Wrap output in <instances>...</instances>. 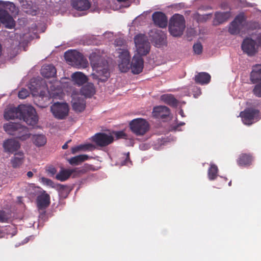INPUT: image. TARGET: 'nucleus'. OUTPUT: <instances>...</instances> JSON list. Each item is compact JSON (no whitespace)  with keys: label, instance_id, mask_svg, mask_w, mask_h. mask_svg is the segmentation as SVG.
Masks as SVG:
<instances>
[{"label":"nucleus","instance_id":"nucleus-23","mask_svg":"<svg viewBox=\"0 0 261 261\" xmlns=\"http://www.w3.org/2000/svg\"><path fill=\"white\" fill-rule=\"evenodd\" d=\"M230 17V12H217L215 14L214 23L218 25L227 21Z\"/></svg>","mask_w":261,"mask_h":261},{"label":"nucleus","instance_id":"nucleus-44","mask_svg":"<svg viewBox=\"0 0 261 261\" xmlns=\"http://www.w3.org/2000/svg\"><path fill=\"white\" fill-rule=\"evenodd\" d=\"M29 95V92L28 90L25 89H21L19 92H18V97L20 99H24L26 97H27Z\"/></svg>","mask_w":261,"mask_h":261},{"label":"nucleus","instance_id":"nucleus-2","mask_svg":"<svg viewBox=\"0 0 261 261\" xmlns=\"http://www.w3.org/2000/svg\"><path fill=\"white\" fill-rule=\"evenodd\" d=\"M89 60L91 65L95 71L94 73L91 74L92 79L97 80L98 84L106 82L110 76L108 61L96 53L90 54Z\"/></svg>","mask_w":261,"mask_h":261},{"label":"nucleus","instance_id":"nucleus-42","mask_svg":"<svg viewBox=\"0 0 261 261\" xmlns=\"http://www.w3.org/2000/svg\"><path fill=\"white\" fill-rule=\"evenodd\" d=\"M193 48L195 54L197 55H200L202 52L203 47L200 42L194 44Z\"/></svg>","mask_w":261,"mask_h":261},{"label":"nucleus","instance_id":"nucleus-6","mask_svg":"<svg viewBox=\"0 0 261 261\" xmlns=\"http://www.w3.org/2000/svg\"><path fill=\"white\" fill-rule=\"evenodd\" d=\"M132 132L136 135L141 136L145 135L149 129V124L144 119L136 118L129 123Z\"/></svg>","mask_w":261,"mask_h":261},{"label":"nucleus","instance_id":"nucleus-26","mask_svg":"<svg viewBox=\"0 0 261 261\" xmlns=\"http://www.w3.org/2000/svg\"><path fill=\"white\" fill-rule=\"evenodd\" d=\"M16 133L17 134L15 135V137L22 141L25 140L31 137V134L29 133L28 128L22 125L21 124H20Z\"/></svg>","mask_w":261,"mask_h":261},{"label":"nucleus","instance_id":"nucleus-56","mask_svg":"<svg viewBox=\"0 0 261 261\" xmlns=\"http://www.w3.org/2000/svg\"><path fill=\"white\" fill-rule=\"evenodd\" d=\"M56 171L55 168H53L52 170L50 171V172L53 173H55V172Z\"/></svg>","mask_w":261,"mask_h":261},{"label":"nucleus","instance_id":"nucleus-47","mask_svg":"<svg viewBox=\"0 0 261 261\" xmlns=\"http://www.w3.org/2000/svg\"><path fill=\"white\" fill-rule=\"evenodd\" d=\"M249 28L252 30H256L260 28V24L256 21L251 22L249 24Z\"/></svg>","mask_w":261,"mask_h":261},{"label":"nucleus","instance_id":"nucleus-33","mask_svg":"<svg viewBox=\"0 0 261 261\" xmlns=\"http://www.w3.org/2000/svg\"><path fill=\"white\" fill-rule=\"evenodd\" d=\"M23 153L19 152L15 154V156L11 160V163L13 168L19 167L23 163Z\"/></svg>","mask_w":261,"mask_h":261},{"label":"nucleus","instance_id":"nucleus-19","mask_svg":"<svg viewBox=\"0 0 261 261\" xmlns=\"http://www.w3.org/2000/svg\"><path fill=\"white\" fill-rule=\"evenodd\" d=\"M253 160L252 155L250 153H241L237 160V163L240 166H249Z\"/></svg>","mask_w":261,"mask_h":261},{"label":"nucleus","instance_id":"nucleus-46","mask_svg":"<svg viewBox=\"0 0 261 261\" xmlns=\"http://www.w3.org/2000/svg\"><path fill=\"white\" fill-rule=\"evenodd\" d=\"M42 181L45 185L47 186H49L51 187H54V182L50 179H48L46 177H42L41 178Z\"/></svg>","mask_w":261,"mask_h":261},{"label":"nucleus","instance_id":"nucleus-49","mask_svg":"<svg viewBox=\"0 0 261 261\" xmlns=\"http://www.w3.org/2000/svg\"><path fill=\"white\" fill-rule=\"evenodd\" d=\"M256 42H257L258 46L261 47V33L258 35Z\"/></svg>","mask_w":261,"mask_h":261},{"label":"nucleus","instance_id":"nucleus-17","mask_svg":"<svg viewBox=\"0 0 261 261\" xmlns=\"http://www.w3.org/2000/svg\"><path fill=\"white\" fill-rule=\"evenodd\" d=\"M152 17L155 25L162 28L167 27V17L164 13L159 11L155 12L153 13Z\"/></svg>","mask_w":261,"mask_h":261},{"label":"nucleus","instance_id":"nucleus-38","mask_svg":"<svg viewBox=\"0 0 261 261\" xmlns=\"http://www.w3.org/2000/svg\"><path fill=\"white\" fill-rule=\"evenodd\" d=\"M228 32L232 35L238 34L240 32V25L232 21L229 27Z\"/></svg>","mask_w":261,"mask_h":261},{"label":"nucleus","instance_id":"nucleus-29","mask_svg":"<svg viewBox=\"0 0 261 261\" xmlns=\"http://www.w3.org/2000/svg\"><path fill=\"white\" fill-rule=\"evenodd\" d=\"M95 92L94 85L92 83H88L84 86L81 89V93L87 97H91Z\"/></svg>","mask_w":261,"mask_h":261},{"label":"nucleus","instance_id":"nucleus-52","mask_svg":"<svg viewBox=\"0 0 261 261\" xmlns=\"http://www.w3.org/2000/svg\"><path fill=\"white\" fill-rule=\"evenodd\" d=\"M4 238V232H3V229L0 228V238Z\"/></svg>","mask_w":261,"mask_h":261},{"label":"nucleus","instance_id":"nucleus-37","mask_svg":"<svg viewBox=\"0 0 261 261\" xmlns=\"http://www.w3.org/2000/svg\"><path fill=\"white\" fill-rule=\"evenodd\" d=\"M4 238L6 235H10L11 237L15 236L17 233V229L14 225L6 226L3 230Z\"/></svg>","mask_w":261,"mask_h":261},{"label":"nucleus","instance_id":"nucleus-15","mask_svg":"<svg viewBox=\"0 0 261 261\" xmlns=\"http://www.w3.org/2000/svg\"><path fill=\"white\" fill-rule=\"evenodd\" d=\"M4 24L6 28L12 29L15 26L14 20L6 10L0 8V23Z\"/></svg>","mask_w":261,"mask_h":261},{"label":"nucleus","instance_id":"nucleus-55","mask_svg":"<svg viewBox=\"0 0 261 261\" xmlns=\"http://www.w3.org/2000/svg\"><path fill=\"white\" fill-rule=\"evenodd\" d=\"M119 2H125L127 1L128 0H117Z\"/></svg>","mask_w":261,"mask_h":261},{"label":"nucleus","instance_id":"nucleus-39","mask_svg":"<svg viewBox=\"0 0 261 261\" xmlns=\"http://www.w3.org/2000/svg\"><path fill=\"white\" fill-rule=\"evenodd\" d=\"M10 219V214L5 211L0 210V223L8 222Z\"/></svg>","mask_w":261,"mask_h":261},{"label":"nucleus","instance_id":"nucleus-43","mask_svg":"<svg viewBox=\"0 0 261 261\" xmlns=\"http://www.w3.org/2000/svg\"><path fill=\"white\" fill-rule=\"evenodd\" d=\"M253 93L256 96L261 97V82L255 86Z\"/></svg>","mask_w":261,"mask_h":261},{"label":"nucleus","instance_id":"nucleus-35","mask_svg":"<svg viewBox=\"0 0 261 261\" xmlns=\"http://www.w3.org/2000/svg\"><path fill=\"white\" fill-rule=\"evenodd\" d=\"M0 6L4 10H7L9 13H14L16 11V7L12 2L0 1Z\"/></svg>","mask_w":261,"mask_h":261},{"label":"nucleus","instance_id":"nucleus-54","mask_svg":"<svg viewBox=\"0 0 261 261\" xmlns=\"http://www.w3.org/2000/svg\"><path fill=\"white\" fill-rule=\"evenodd\" d=\"M179 114H180L181 116H182V117H184V111H183V110H180V111H179Z\"/></svg>","mask_w":261,"mask_h":261},{"label":"nucleus","instance_id":"nucleus-4","mask_svg":"<svg viewBox=\"0 0 261 261\" xmlns=\"http://www.w3.org/2000/svg\"><path fill=\"white\" fill-rule=\"evenodd\" d=\"M64 57L66 60L72 66L77 68H85L87 66V60L81 53L76 50H70L66 51Z\"/></svg>","mask_w":261,"mask_h":261},{"label":"nucleus","instance_id":"nucleus-10","mask_svg":"<svg viewBox=\"0 0 261 261\" xmlns=\"http://www.w3.org/2000/svg\"><path fill=\"white\" fill-rule=\"evenodd\" d=\"M92 141L98 146L105 147L111 144L114 141V137L104 133H99L95 134Z\"/></svg>","mask_w":261,"mask_h":261},{"label":"nucleus","instance_id":"nucleus-31","mask_svg":"<svg viewBox=\"0 0 261 261\" xmlns=\"http://www.w3.org/2000/svg\"><path fill=\"white\" fill-rule=\"evenodd\" d=\"M161 100L164 103L173 107H177L178 104V100L172 94H164L161 96Z\"/></svg>","mask_w":261,"mask_h":261},{"label":"nucleus","instance_id":"nucleus-12","mask_svg":"<svg viewBox=\"0 0 261 261\" xmlns=\"http://www.w3.org/2000/svg\"><path fill=\"white\" fill-rule=\"evenodd\" d=\"M241 47L243 51L249 56H253L257 52L256 42L251 38L245 39Z\"/></svg>","mask_w":261,"mask_h":261},{"label":"nucleus","instance_id":"nucleus-20","mask_svg":"<svg viewBox=\"0 0 261 261\" xmlns=\"http://www.w3.org/2000/svg\"><path fill=\"white\" fill-rule=\"evenodd\" d=\"M72 6L78 11H86L91 7V4L88 0H73Z\"/></svg>","mask_w":261,"mask_h":261},{"label":"nucleus","instance_id":"nucleus-25","mask_svg":"<svg viewBox=\"0 0 261 261\" xmlns=\"http://www.w3.org/2000/svg\"><path fill=\"white\" fill-rule=\"evenodd\" d=\"M72 81L78 86H82L88 81L87 77L82 72H75L71 75Z\"/></svg>","mask_w":261,"mask_h":261},{"label":"nucleus","instance_id":"nucleus-41","mask_svg":"<svg viewBox=\"0 0 261 261\" xmlns=\"http://www.w3.org/2000/svg\"><path fill=\"white\" fill-rule=\"evenodd\" d=\"M89 146H90V145H81L77 146L72 147L71 148V153L72 154H75L80 150H87L89 148Z\"/></svg>","mask_w":261,"mask_h":261},{"label":"nucleus","instance_id":"nucleus-9","mask_svg":"<svg viewBox=\"0 0 261 261\" xmlns=\"http://www.w3.org/2000/svg\"><path fill=\"white\" fill-rule=\"evenodd\" d=\"M37 207L40 213L45 214V210L50 203V196L45 191H42L37 196L36 200Z\"/></svg>","mask_w":261,"mask_h":261},{"label":"nucleus","instance_id":"nucleus-5","mask_svg":"<svg viewBox=\"0 0 261 261\" xmlns=\"http://www.w3.org/2000/svg\"><path fill=\"white\" fill-rule=\"evenodd\" d=\"M134 42L137 53L141 56L147 55L150 48V43L147 36L142 34H139L134 37Z\"/></svg>","mask_w":261,"mask_h":261},{"label":"nucleus","instance_id":"nucleus-45","mask_svg":"<svg viewBox=\"0 0 261 261\" xmlns=\"http://www.w3.org/2000/svg\"><path fill=\"white\" fill-rule=\"evenodd\" d=\"M114 134L117 139H127V135L123 131L116 132Z\"/></svg>","mask_w":261,"mask_h":261},{"label":"nucleus","instance_id":"nucleus-27","mask_svg":"<svg viewBox=\"0 0 261 261\" xmlns=\"http://www.w3.org/2000/svg\"><path fill=\"white\" fill-rule=\"evenodd\" d=\"M20 123L8 122L4 124L3 128L4 130L8 134L15 136L17 134V130L19 127Z\"/></svg>","mask_w":261,"mask_h":261},{"label":"nucleus","instance_id":"nucleus-53","mask_svg":"<svg viewBox=\"0 0 261 261\" xmlns=\"http://www.w3.org/2000/svg\"><path fill=\"white\" fill-rule=\"evenodd\" d=\"M27 176H28V177L29 178H31L33 177V173L32 171H29L27 172Z\"/></svg>","mask_w":261,"mask_h":261},{"label":"nucleus","instance_id":"nucleus-14","mask_svg":"<svg viewBox=\"0 0 261 261\" xmlns=\"http://www.w3.org/2000/svg\"><path fill=\"white\" fill-rule=\"evenodd\" d=\"M142 56L135 54L130 63V68L134 74H138L141 73L144 67V60Z\"/></svg>","mask_w":261,"mask_h":261},{"label":"nucleus","instance_id":"nucleus-51","mask_svg":"<svg viewBox=\"0 0 261 261\" xmlns=\"http://www.w3.org/2000/svg\"><path fill=\"white\" fill-rule=\"evenodd\" d=\"M71 141V140H68L66 143H65L63 146H62V149H66L68 148V143H69Z\"/></svg>","mask_w":261,"mask_h":261},{"label":"nucleus","instance_id":"nucleus-22","mask_svg":"<svg viewBox=\"0 0 261 261\" xmlns=\"http://www.w3.org/2000/svg\"><path fill=\"white\" fill-rule=\"evenodd\" d=\"M211 79V75L207 72H201L195 76L194 81L196 83L200 85L208 84Z\"/></svg>","mask_w":261,"mask_h":261},{"label":"nucleus","instance_id":"nucleus-34","mask_svg":"<svg viewBox=\"0 0 261 261\" xmlns=\"http://www.w3.org/2000/svg\"><path fill=\"white\" fill-rule=\"evenodd\" d=\"M32 139L34 144L38 147L43 146L46 143V138L43 135H34Z\"/></svg>","mask_w":261,"mask_h":261},{"label":"nucleus","instance_id":"nucleus-48","mask_svg":"<svg viewBox=\"0 0 261 261\" xmlns=\"http://www.w3.org/2000/svg\"><path fill=\"white\" fill-rule=\"evenodd\" d=\"M57 188L61 193L64 191H67V187L66 186L61 184L57 185Z\"/></svg>","mask_w":261,"mask_h":261},{"label":"nucleus","instance_id":"nucleus-28","mask_svg":"<svg viewBox=\"0 0 261 261\" xmlns=\"http://www.w3.org/2000/svg\"><path fill=\"white\" fill-rule=\"evenodd\" d=\"M72 106L73 110L77 112H81L85 109V100L83 98H74L72 101Z\"/></svg>","mask_w":261,"mask_h":261},{"label":"nucleus","instance_id":"nucleus-18","mask_svg":"<svg viewBox=\"0 0 261 261\" xmlns=\"http://www.w3.org/2000/svg\"><path fill=\"white\" fill-rule=\"evenodd\" d=\"M170 109L166 106H159L154 107L152 115L154 118L164 119L169 116Z\"/></svg>","mask_w":261,"mask_h":261},{"label":"nucleus","instance_id":"nucleus-7","mask_svg":"<svg viewBox=\"0 0 261 261\" xmlns=\"http://www.w3.org/2000/svg\"><path fill=\"white\" fill-rule=\"evenodd\" d=\"M260 111L252 108H247L241 112L240 116L242 118L243 123L250 125L259 119Z\"/></svg>","mask_w":261,"mask_h":261},{"label":"nucleus","instance_id":"nucleus-3","mask_svg":"<svg viewBox=\"0 0 261 261\" xmlns=\"http://www.w3.org/2000/svg\"><path fill=\"white\" fill-rule=\"evenodd\" d=\"M186 28V21L182 15L174 14L170 19L169 31L174 37L181 36Z\"/></svg>","mask_w":261,"mask_h":261},{"label":"nucleus","instance_id":"nucleus-21","mask_svg":"<svg viewBox=\"0 0 261 261\" xmlns=\"http://www.w3.org/2000/svg\"><path fill=\"white\" fill-rule=\"evenodd\" d=\"M57 73L55 67L51 64L43 65L41 69V75L46 78L54 77Z\"/></svg>","mask_w":261,"mask_h":261},{"label":"nucleus","instance_id":"nucleus-32","mask_svg":"<svg viewBox=\"0 0 261 261\" xmlns=\"http://www.w3.org/2000/svg\"><path fill=\"white\" fill-rule=\"evenodd\" d=\"M88 159V156L85 154H81L74 157H72L67 160L68 163L71 165H78L82 162L86 161Z\"/></svg>","mask_w":261,"mask_h":261},{"label":"nucleus","instance_id":"nucleus-24","mask_svg":"<svg viewBox=\"0 0 261 261\" xmlns=\"http://www.w3.org/2000/svg\"><path fill=\"white\" fill-rule=\"evenodd\" d=\"M250 80L253 83H256L261 81V64L253 66L250 74Z\"/></svg>","mask_w":261,"mask_h":261},{"label":"nucleus","instance_id":"nucleus-57","mask_svg":"<svg viewBox=\"0 0 261 261\" xmlns=\"http://www.w3.org/2000/svg\"><path fill=\"white\" fill-rule=\"evenodd\" d=\"M230 185H231V181H230V182H229V186H230Z\"/></svg>","mask_w":261,"mask_h":261},{"label":"nucleus","instance_id":"nucleus-30","mask_svg":"<svg viewBox=\"0 0 261 261\" xmlns=\"http://www.w3.org/2000/svg\"><path fill=\"white\" fill-rule=\"evenodd\" d=\"M153 41L155 46L157 47H161L166 44V37L162 32L156 33L153 38Z\"/></svg>","mask_w":261,"mask_h":261},{"label":"nucleus","instance_id":"nucleus-16","mask_svg":"<svg viewBox=\"0 0 261 261\" xmlns=\"http://www.w3.org/2000/svg\"><path fill=\"white\" fill-rule=\"evenodd\" d=\"M3 147L5 152L14 153L19 149L20 145L19 142L15 139H8L4 142Z\"/></svg>","mask_w":261,"mask_h":261},{"label":"nucleus","instance_id":"nucleus-1","mask_svg":"<svg viewBox=\"0 0 261 261\" xmlns=\"http://www.w3.org/2000/svg\"><path fill=\"white\" fill-rule=\"evenodd\" d=\"M6 120L18 118L23 120L29 125L34 126L38 121L35 109L31 106L20 105L17 107L6 109L4 115Z\"/></svg>","mask_w":261,"mask_h":261},{"label":"nucleus","instance_id":"nucleus-36","mask_svg":"<svg viewBox=\"0 0 261 261\" xmlns=\"http://www.w3.org/2000/svg\"><path fill=\"white\" fill-rule=\"evenodd\" d=\"M218 169L216 165L211 164L208 170V176L210 180H214L218 176Z\"/></svg>","mask_w":261,"mask_h":261},{"label":"nucleus","instance_id":"nucleus-13","mask_svg":"<svg viewBox=\"0 0 261 261\" xmlns=\"http://www.w3.org/2000/svg\"><path fill=\"white\" fill-rule=\"evenodd\" d=\"M85 172L84 169L80 170L78 168L63 169L56 175V178L59 180L64 181L66 180L72 174H74L73 176L74 177Z\"/></svg>","mask_w":261,"mask_h":261},{"label":"nucleus","instance_id":"nucleus-8","mask_svg":"<svg viewBox=\"0 0 261 261\" xmlns=\"http://www.w3.org/2000/svg\"><path fill=\"white\" fill-rule=\"evenodd\" d=\"M69 110V107L66 103L57 102L50 107V111L54 116L59 120L65 119L68 115Z\"/></svg>","mask_w":261,"mask_h":261},{"label":"nucleus","instance_id":"nucleus-40","mask_svg":"<svg viewBox=\"0 0 261 261\" xmlns=\"http://www.w3.org/2000/svg\"><path fill=\"white\" fill-rule=\"evenodd\" d=\"M246 20V17L243 13H241L236 16L233 20L240 25L244 21Z\"/></svg>","mask_w":261,"mask_h":261},{"label":"nucleus","instance_id":"nucleus-50","mask_svg":"<svg viewBox=\"0 0 261 261\" xmlns=\"http://www.w3.org/2000/svg\"><path fill=\"white\" fill-rule=\"evenodd\" d=\"M128 162H130V158H129V153L127 152V153L126 154V157L124 164L125 165Z\"/></svg>","mask_w":261,"mask_h":261},{"label":"nucleus","instance_id":"nucleus-11","mask_svg":"<svg viewBox=\"0 0 261 261\" xmlns=\"http://www.w3.org/2000/svg\"><path fill=\"white\" fill-rule=\"evenodd\" d=\"M119 59L120 60L118 66L122 72H126L130 68V56L127 50H122L120 53Z\"/></svg>","mask_w":261,"mask_h":261}]
</instances>
